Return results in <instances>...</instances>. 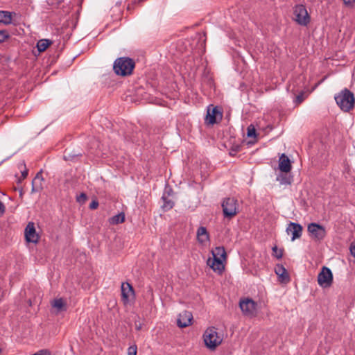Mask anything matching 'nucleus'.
Segmentation results:
<instances>
[{
    "mask_svg": "<svg viewBox=\"0 0 355 355\" xmlns=\"http://www.w3.org/2000/svg\"><path fill=\"white\" fill-rule=\"evenodd\" d=\"M223 118V112L218 106L209 105L207 107V112L205 117V123L214 125L220 122Z\"/></svg>",
    "mask_w": 355,
    "mask_h": 355,
    "instance_id": "5",
    "label": "nucleus"
},
{
    "mask_svg": "<svg viewBox=\"0 0 355 355\" xmlns=\"http://www.w3.org/2000/svg\"><path fill=\"white\" fill-rule=\"evenodd\" d=\"M9 37V35L6 31H0V43L3 42Z\"/></svg>",
    "mask_w": 355,
    "mask_h": 355,
    "instance_id": "30",
    "label": "nucleus"
},
{
    "mask_svg": "<svg viewBox=\"0 0 355 355\" xmlns=\"http://www.w3.org/2000/svg\"><path fill=\"white\" fill-rule=\"evenodd\" d=\"M130 295H135V291L132 286L128 282L121 284V295L124 303L128 302Z\"/></svg>",
    "mask_w": 355,
    "mask_h": 355,
    "instance_id": "14",
    "label": "nucleus"
},
{
    "mask_svg": "<svg viewBox=\"0 0 355 355\" xmlns=\"http://www.w3.org/2000/svg\"><path fill=\"white\" fill-rule=\"evenodd\" d=\"M52 42L48 39H42L37 42V48L40 52L44 51L51 44Z\"/></svg>",
    "mask_w": 355,
    "mask_h": 355,
    "instance_id": "23",
    "label": "nucleus"
},
{
    "mask_svg": "<svg viewBox=\"0 0 355 355\" xmlns=\"http://www.w3.org/2000/svg\"><path fill=\"white\" fill-rule=\"evenodd\" d=\"M80 156H82L80 151L74 152L69 148L66 149L64 152V159L67 161H76Z\"/></svg>",
    "mask_w": 355,
    "mask_h": 355,
    "instance_id": "19",
    "label": "nucleus"
},
{
    "mask_svg": "<svg viewBox=\"0 0 355 355\" xmlns=\"http://www.w3.org/2000/svg\"><path fill=\"white\" fill-rule=\"evenodd\" d=\"M52 306L57 309L58 312L67 310V304L62 298L54 300Z\"/></svg>",
    "mask_w": 355,
    "mask_h": 355,
    "instance_id": "21",
    "label": "nucleus"
},
{
    "mask_svg": "<svg viewBox=\"0 0 355 355\" xmlns=\"http://www.w3.org/2000/svg\"><path fill=\"white\" fill-rule=\"evenodd\" d=\"M22 191H20V196H22Z\"/></svg>",
    "mask_w": 355,
    "mask_h": 355,
    "instance_id": "40",
    "label": "nucleus"
},
{
    "mask_svg": "<svg viewBox=\"0 0 355 355\" xmlns=\"http://www.w3.org/2000/svg\"><path fill=\"white\" fill-rule=\"evenodd\" d=\"M87 200V196L85 193H81L76 197V201L80 204H84Z\"/></svg>",
    "mask_w": 355,
    "mask_h": 355,
    "instance_id": "26",
    "label": "nucleus"
},
{
    "mask_svg": "<svg viewBox=\"0 0 355 355\" xmlns=\"http://www.w3.org/2000/svg\"><path fill=\"white\" fill-rule=\"evenodd\" d=\"M135 67V61L128 57H121L115 60L113 69L116 75L128 76L132 73Z\"/></svg>",
    "mask_w": 355,
    "mask_h": 355,
    "instance_id": "3",
    "label": "nucleus"
},
{
    "mask_svg": "<svg viewBox=\"0 0 355 355\" xmlns=\"http://www.w3.org/2000/svg\"><path fill=\"white\" fill-rule=\"evenodd\" d=\"M12 22V13L8 11H0V23L6 25L10 24Z\"/></svg>",
    "mask_w": 355,
    "mask_h": 355,
    "instance_id": "20",
    "label": "nucleus"
},
{
    "mask_svg": "<svg viewBox=\"0 0 355 355\" xmlns=\"http://www.w3.org/2000/svg\"><path fill=\"white\" fill-rule=\"evenodd\" d=\"M272 255L275 257H276L277 259H280L282 258L283 252H284L283 249H278L277 246L275 245L274 247H272Z\"/></svg>",
    "mask_w": 355,
    "mask_h": 355,
    "instance_id": "25",
    "label": "nucleus"
},
{
    "mask_svg": "<svg viewBox=\"0 0 355 355\" xmlns=\"http://www.w3.org/2000/svg\"><path fill=\"white\" fill-rule=\"evenodd\" d=\"M275 272L282 282H288L290 280L289 275L286 269L282 264L276 265Z\"/></svg>",
    "mask_w": 355,
    "mask_h": 355,
    "instance_id": "18",
    "label": "nucleus"
},
{
    "mask_svg": "<svg viewBox=\"0 0 355 355\" xmlns=\"http://www.w3.org/2000/svg\"><path fill=\"white\" fill-rule=\"evenodd\" d=\"M33 355H51V354L48 350L41 349Z\"/></svg>",
    "mask_w": 355,
    "mask_h": 355,
    "instance_id": "31",
    "label": "nucleus"
},
{
    "mask_svg": "<svg viewBox=\"0 0 355 355\" xmlns=\"http://www.w3.org/2000/svg\"><path fill=\"white\" fill-rule=\"evenodd\" d=\"M334 99L340 109L345 112H349L354 107V95L347 88L342 89L338 94H336Z\"/></svg>",
    "mask_w": 355,
    "mask_h": 355,
    "instance_id": "2",
    "label": "nucleus"
},
{
    "mask_svg": "<svg viewBox=\"0 0 355 355\" xmlns=\"http://www.w3.org/2000/svg\"><path fill=\"white\" fill-rule=\"evenodd\" d=\"M173 193V190L171 188L166 189L164 194H165L166 196L170 197L171 194Z\"/></svg>",
    "mask_w": 355,
    "mask_h": 355,
    "instance_id": "36",
    "label": "nucleus"
},
{
    "mask_svg": "<svg viewBox=\"0 0 355 355\" xmlns=\"http://www.w3.org/2000/svg\"><path fill=\"white\" fill-rule=\"evenodd\" d=\"M197 239L201 244H205L209 241V234L208 233L206 227H200L197 230Z\"/></svg>",
    "mask_w": 355,
    "mask_h": 355,
    "instance_id": "17",
    "label": "nucleus"
},
{
    "mask_svg": "<svg viewBox=\"0 0 355 355\" xmlns=\"http://www.w3.org/2000/svg\"><path fill=\"white\" fill-rule=\"evenodd\" d=\"M302 226L300 224L290 222L286 228V232L288 234H292L291 241H293L302 236Z\"/></svg>",
    "mask_w": 355,
    "mask_h": 355,
    "instance_id": "12",
    "label": "nucleus"
},
{
    "mask_svg": "<svg viewBox=\"0 0 355 355\" xmlns=\"http://www.w3.org/2000/svg\"><path fill=\"white\" fill-rule=\"evenodd\" d=\"M25 238L27 242L37 243L39 241L40 236L37 234L35 224L33 222H29L25 228Z\"/></svg>",
    "mask_w": 355,
    "mask_h": 355,
    "instance_id": "11",
    "label": "nucleus"
},
{
    "mask_svg": "<svg viewBox=\"0 0 355 355\" xmlns=\"http://www.w3.org/2000/svg\"><path fill=\"white\" fill-rule=\"evenodd\" d=\"M162 199L164 202L162 209L164 211H168L173 207L174 202L169 197L166 196L165 194H163Z\"/></svg>",
    "mask_w": 355,
    "mask_h": 355,
    "instance_id": "22",
    "label": "nucleus"
},
{
    "mask_svg": "<svg viewBox=\"0 0 355 355\" xmlns=\"http://www.w3.org/2000/svg\"><path fill=\"white\" fill-rule=\"evenodd\" d=\"M349 250H350L351 254L355 257V242L352 243Z\"/></svg>",
    "mask_w": 355,
    "mask_h": 355,
    "instance_id": "34",
    "label": "nucleus"
},
{
    "mask_svg": "<svg viewBox=\"0 0 355 355\" xmlns=\"http://www.w3.org/2000/svg\"><path fill=\"white\" fill-rule=\"evenodd\" d=\"M304 92H301L298 95H297L295 96V98L294 100V103L296 104V105H300V103H302L304 99Z\"/></svg>",
    "mask_w": 355,
    "mask_h": 355,
    "instance_id": "27",
    "label": "nucleus"
},
{
    "mask_svg": "<svg viewBox=\"0 0 355 355\" xmlns=\"http://www.w3.org/2000/svg\"><path fill=\"white\" fill-rule=\"evenodd\" d=\"M279 168L281 171L288 173L291 170V164L289 158L284 154L279 157Z\"/></svg>",
    "mask_w": 355,
    "mask_h": 355,
    "instance_id": "16",
    "label": "nucleus"
},
{
    "mask_svg": "<svg viewBox=\"0 0 355 355\" xmlns=\"http://www.w3.org/2000/svg\"><path fill=\"white\" fill-rule=\"evenodd\" d=\"M98 202L97 200H93L90 205H89V208L91 209H95L96 208H98Z\"/></svg>",
    "mask_w": 355,
    "mask_h": 355,
    "instance_id": "32",
    "label": "nucleus"
},
{
    "mask_svg": "<svg viewBox=\"0 0 355 355\" xmlns=\"http://www.w3.org/2000/svg\"><path fill=\"white\" fill-rule=\"evenodd\" d=\"M307 230L311 237L316 241L322 240L326 236L325 228L318 223H312L308 225Z\"/></svg>",
    "mask_w": 355,
    "mask_h": 355,
    "instance_id": "10",
    "label": "nucleus"
},
{
    "mask_svg": "<svg viewBox=\"0 0 355 355\" xmlns=\"http://www.w3.org/2000/svg\"><path fill=\"white\" fill-rule=\"evenodd\" d=\"M142 328V324L141 322H135V329L137 331H140Z\"/></svg>",
    "mask_w": 355,
    "mask_h": 355,
    "instance_id": "38",
    "label": "nucleus"
},
{
    "mask_svg": "<svg viewBox=\"0 0 355 355\" xmlns=\"http://www.w3.org/2000/svg\"><path fill=\"white\" fill-rule=\"evenodd\" d=\"M294 15L297 24L306 26L310 21V17L306 7L304 5H297L294 9Z\"/></svg>",
    "mask_w": 355,
    "mask_h": 355,
    "instance_id": "7",
    "label": "nucleus"
},
{
    "mask_svg": "<svg viewBox=\"0 0 355 355\" xmlns=\"http://www.w3.org/2000/svg\"><path fill=\"white\" fill-rule=\"evenodd\" d=\"M347 6H352L355 3V0H343Z\"/></svg>",
    "mask_w": 355,
    "mask_h": 355,
    "instance_id": "37",
    "label": "nucleus"
},
{
    "mask_svg": "<svg viewBox=\"0 0 355 355\" xmlns=\"http://www.w3.org/2000/svg\"><path fill=\"white\" fill-rule=\"evenodd\" d=\"M204 342L207 347L214 350L220 345L222 338L218 335L215 327L208 328L203 335Z\"/></svg>",
    "mask_w": 355,
    "mask_h": 355,
    "instance_id": "4",
    "label": "nucleus"
},
{
    "mask_svg": "<svg viewBox=\"0 0 355 355\" xmlns=\"http://www.w3.org/2000/svg\"><path fill=\"white\" fill-rule=\"evenodd\" d=\"M137 347L136 345L130 346L128 348V355H137Z\"/></svg>",
    "mask_w": 355,
    "mask_h": 355,
    "instance_id": "29",
    "label": "nucleus"
},
{
    "mask_svg": "<svg viewBox=\"0 0 355 355\" xmlns=\"http://www.w3.org/2000/svg\"><path fill=\"white\" fill-rule=\"evenodd\" d=\"M193 315L190 311H184L180 313L177 320V324L180 328H184L191 324Z\"/></svg>",
    "mask_w": 355,
    "mask_h": 355,
    "instance_id": "13",
    "label": "nucleus"
},
{
    "mask_svg": "<svg viewBox=\"0 0 355 355\" xmlns=\"http://www.w3.org/2000/svg\"><path fill=\"white\" fill-rule=\"evenodd\" d=\"M6 211V207L2 202L0 201V216H2Z\"/></svg>",
    "mask_w": 355,
    "mask_h": 355,
    "instance_id": "35",
    "label": "nucleus"
},
{
    "mask_svg": "<svg viewBox=\"0 0 355 355\" xmlns=\"http://www.w3.org/2000/svg\"><path fill=\"white\" fill-rule=\"evenodd\" d=\"M332 282L333 275L331 270L329 268L323 266L318 275V284L323 288H327L332 284Z\"/></svg>",
    "mask_w": 355,
    "mask_h": 355,
    "instance_id": "8",
    "label": "nucleus"
},
{
    "mask_svg": "<svg viewBox=\"0 0 355 355\" xmlns=\"http://www.w3.org/2000/svg\"><path fill=\"white\" fill-rule=\"evenodd\" d=\"M284 183L290 184V182L286 180V181L284 182Z\"/></svg>",
    "mask_w": 355,
    "mask_h": 355,
    "instance_id": "39",
    "label": "nucleus"
},
{
    "mask_svg": "<svg viewBox=\"0 0 355 355\" xmlns=\"http://www.w3.org/2000/svg\"><path fill=\"white\" fill-rule=\"evenodd\" d=\"M213 258L207 259V265L218 274H221L225 270V266L223 261L226 259V251L224 247L218 246L211 250Z\"/></svg>",
    "mask_w": 355,
    "mask_h": 355,
    "instance_id": "1",
    "label": "nucleus"
},
{
    "mask_svg": "<svg viewBox=\"0 0 355 355\" xmlns=\"http://www.w3.org/2000/svg\"><path fill=\"white\" fill-rule=\"evenodd\" d=\"M44 181L43 178L42 177L41 172L37 173L36 176L32 181V193H38L40 192L42 189V182Z\"/></svg>",
    "mask_w": 355,
    "mask_h": 355,
    "instance_id": "15",
    "label": "nucleus"
},
{
    "mask_svg": "<svg viewBox=\"0 0 355 355\" xmlns=\"http://www.w3.org/2000/svg\"><path fill=\"white\" fill-rule=\"evenodd\" d=\"M247 135L248 137L256 136V130L252 125H250V126H248Z\"/></svg>",
    "mask_w": 355,
    "mask_h": 355,
    "instance_id": "28",
    "label": "nucleus"
},
{
    "mask_svg": "<svg viewBox=\"0 0 355 355\" xmlns=\"http://www.w3.org/2000/svg\"><path fill=\"white\" fill-rule=\"evenodd\" d=\"M239 306L244 315L250 317L256 315L257 304L252 299L248 298L244 300H241Z\"/></svg>",
    "mask_w": 355,
    "mask_h": 355,
    "instance_id": "9",
    "label": "nucleus"
},
{
    "mask_svg": "<svg viewBox=\"0 0 355 355\" xmlns=\"http://www.w3.org/2000/svg\"><path fill=\"white\" fill-rule=\"evenodd\" d=\"M125 220V214L121 212L119 213L110 218V223L112 225H117L119 223H122Z\"/></svg>",
    "mask_w": 355,
    "mask_h": 355,
    "instance_id": "24",
    "label": "nucleus"
},
{
    "mask_svg": "<svg viewBox=\"0 0 355 355\" xmlns=\"http://www.w3.org/2000/svg\"><path fill=\"white\" fill-rule=\"evenodd\" d=\"M21 165H23L24 166V168H26V165H25L24 162H23ZM27 175H28V170L26 168H25L24 171H21V178H22V179L26 178L27 177Z\"/></svg>",
    "mask_w": 355,
    "mask_h": 355,
    "instance_id": "33",
    "label": "nucleus"
},
{
    "mask_svg": "<svg viewBox=\"0 0 355 355\" xmlns=\"http://www.w3.org/2000/svg\"><path fill=\"white\" fill-rule=\"evenodd\" d=\"M222 207L224 216L232 218L237 214V200L234 198H227L223 200Z\"/></svg>",
    "mask_w": 355,
    "mask_h": 355,
    "instance_id": "6",
    "label": "nucleus"
}]
</instances>
